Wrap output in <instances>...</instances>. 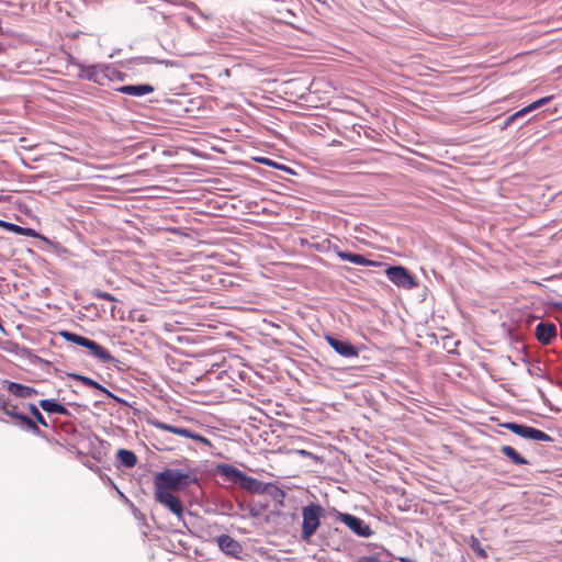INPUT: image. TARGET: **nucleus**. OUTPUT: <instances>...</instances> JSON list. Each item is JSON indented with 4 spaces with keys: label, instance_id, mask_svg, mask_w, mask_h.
<instances>
[{
    "label": "nucleus",
    "instance_id": "f257e3e1",
    "mask_svg": "<svg viewBox=\"0 0 562 562\" xmlns=\"http://www.w3.org/2000/svg\"><path fill=\"white\" fill-rule=\"evenodd\" d=\"M192 484H200L196 472L191 469H165L154 479L155 490L184 491Z\"/></svg>",
    "mask_w": 562,
    "mask_h": 562
},
{
    "label": "nucleus",
    "instance_id": "f03ea898",
    "mask_svg": "<svg viewBox=\"0 0 562 562\" xmlns=\"http://www.w3.org/2000/svg\"><path fill=\"white\" fill-rule=\"evenodd\" d=\"M216 471L226 481L238 485L243 490H246L254 494H263V482L246 474L245 472H243L241 470L232 464L220 463L216 465Z\"/></svg>",
    "mask_w": 562,
    "mask_h": 562
},
{
    "label": "nucleus",
    "instance_id": "7ed1b4c3",
    "mask_svg": "<svg viewBox=\"0 0 562 562\" xmlns=\"http://www.w3.org/2000/svg\"><path fill=\"white\" fill-rule=\"evenodd\" d=\"M302 529L300 538L305 543H311L313 536L322 525L325 518V509L318 503H308L302 507Z\"/></svg>",
    "mask_w": 562,
    "mask_h": 562
},
{
    "label": "nucleus",
    "instance_id": "20e7f679",
    "mask_svg": "<svg viewBox=\"0 0 562 562\" xmlns=\"http://www.w3.org/2000/svg\"><path fill=\"white\" fill-rule=\"evenodd\" d=\"M501 426L524 439H529L538 442L554 441V439L547 432L526 424H520L516 422H505L502 423Z\"/></svg>",
    "mask_w": 562,
    "mask_h": 562
},
{
    "label": "nucleus",
    "instance_id": "39448f33",
    "mask_svg": "<svg viewBox=\"0 0 562 562\" xmlns=\"http://www.w3.org/2000/svg\"><path fill=\"white\" fill-rule=\"evenodd\" d=\"M155 501L170 510L178 519L179 522L182 524L183 527L188 528V525L184 520V506L179 496L172 494V492L155 490Z\"/></svg>",
    "mask_w": 562,
    "mask_h": 562
},
{
    "label": "nucleus",
    "instance_id": "423d86ee",
    "mask_svg": "<svg viewBox=\"0 0 562 562\" xmlns=\"http://www.w3.org/2000/svg\"><path fill=\"white\" fill-rule=\"evenodd\" d=\"M324 339L340 357L345 359H356L359 357V348L348 338L337 334H325Z\"/></svg>",
    "mask_w": 562,
    "mask_h": 562
},
{
    "label": "nucleus",
    "instance_id": "0eeeda50",
    "mask_svg": "<svg viewBox=\"0 0 562 562\" xmlns=\"http://www.w3.org/2000/svg\"><path fill=\"white\" fill-rule=\"evenodd\" d=\"M385 276L398 288L411 290L418 285L409 270L401 265L389 266L385 269Z\"/></svg>",
    "mask_w": 562,
    "mask_h": 562
},
{
    "label": "nucleus",
    "instance_id": "6e6552de",
    "mask_svg": "<svg viewBox=\"0 0 562 562\" xmlns=\"http://www.w3.org/2000/svg\"><path fill=\"white\" fill-rule=\"evenodd\" d=\"M336 514L337 519L347 526L356 536L369 538L373 533L371 527L360 517L337 510Z\"/></svg>",
    "mask_w": 562,
    "mask_h": 562
},
{
    "label": "nucleus",
    "instance_id": "1a4fd4ad",
    "mask_svg": "<svg viewBox=\"0 0 562 562\" xmlns=\"http://www.w3.org/2000/svg\"><path fill=\"white\" fill-rule=\"evenodd\" d=\"M149 424L153 427H155L156 429H160L162 431H168V432H171V434L184 437V438H190L192 440L210 445V441L207 438H205L204 436H202L199 432H195L189 428L170 425V424L164 423L158 419L149 420Z\"/></svg>",
    "mask_w": 562,
    "mask_h": 562
},
{
    "label": "nucleus",
    "instance_id": "9d476101",
    "mask_svg": "<svg viewBox=\"0 0 562 562\" xmlns=\"http://www.w3.org/2000/svg\"><path fill=\"white\" fill-rule=\"evenodd\" d=\"M148 64H161V65H166V66H170V67L177 66V63L173 60L159 59L157 57H150V56H138V57H133V58H128V59L119 61V65L122 68L133 71V72H136L138 67L148 65Z\"/></svg>",
    "mask_w": 562,
    "mask_h": 562
},
{
    "label": "nucleus",
    "instance_id": "9b49d317",
    "mask_svg": "<svg viewBox=\"0 0 562 562\" xmlns=\"http://www.w3.org/2000/svg\"><path fill=\"white\" fill-rule=\"evenodd\" d=\"M558 336V328L551 322L541 321L535 326V337L542 346L551 345Z\"/></svg>",
    "mask_w": 562,
    "mask_h": 562
},
{
    "label": "nucleus",
    "instance_id": "f8f14e48",
    "mask_svg": "<svg viewBox=\"0 0 562 562\" xmlns=\"http://www.w3.org/2000/svg\"><path fill=\"white\" fill-rule=\"evenodd\" d=\"M104 65H81L77 75L78 79L92 81L100 86L104 85Z\"/></svg>",
    "mask_w": 562,
    "mask_h": 562
},
{
    "label": "nucleus",
    "instance_id": "ddd939ff",
    "mask_svg": "<svg viewBox=\"0 0 562 562\" xmlns=\"http://www.w3.org/2000/svg\"><path fill=\"white\" fill-rule=\"evenodd\" d=\"M333 250L344 261H348L358 266L375 267L382 266L381 262L367 258L361 254L351 252L348 250H341L338 246H334Z\"/></svg>",
    "mask_w": 562,
    "mask_h": 562
},
{
    "label": "nucleus",
    "instance_id": "4468645a",
    "mask_svg": "<svg viewBox=\"0 0 562 562\" xmlns=\"http://www.w3.org/2000/svg\"><path fill=\"white\" fill-rule=\"evenodd\" d=\"M86 349L87 355L89 357L98 360L101 363L114 364L119 362V360L115 357H113L106 348H104L103 346H101L100 344L92 339L90 340Z\"/></svg>",
    "mask_w": 562,
    "mask_h": 562
},
{
    "label": "nucleus",
    "instance_id": "2eb2a0df",
    "mask_svg": "<svg viewBox=\"0 0 562 562\" xmlns=\"http://www.w3.org/2000/svg\"><path fill=\"white\" fill-rule=\"evenodd\" d=\"M217 546L226 555L239 559L243 553L241 544L229 535H221L217 537Z\"/></svg>",
    "mask_w": 562,
    "mask_h": 562
},
{
    "label": "nucleus",
    "instance_id": "dca6fc26",
    "mask_svg": "<svg viewBox=\"0 0 562 562\" xmlns=\"http://www.w3.org/2000/svg\"><path fill=\"white\" fill-rule=\"evenodd\" d=\"M3 387L12 395L19 398H29L38 394V391L33 386L24 385L18 382L3 380Z\"/></svg>",
    "mask_w": 562,
    "mask_h": 562
},
{
    "label": "nucleus",
    "instance_id": "f3484780",
    "mask_svg": "<svg viewBox=\"0 0 562 562\" xmlns=\"http://www.w3.org/2000/svg\"><path fill=\"white\" fill-rule=\"evenodd\" d=\"M116 92L132 97H144L153 93L155 87L150 83L124 85L114 89Z\"/></svg>",
    "mask_w": 562,
    "mask_h": 562
},
{
    "label": "nucleus",
    "instance_id": "a211bd4d",
    "mask_svg": "<svg viewBox=\"0 0 562 562\" xmlns=\"http://www.w3.org/2000/svg\"><path fill=\"white\" fill-rule=\"evenodd\" d=\"M14 419V425L21 428L22 430L45 438V434L40 429L36 423L25 413L20 412L18 415H15Z\"/></svg>",
    "mask_w": 562,
    "mask_h": 562
},
{
    "label": "nucleus",
    "instance_id": "6ab92c4d",
    "mask_svg": "<svg viewBox=\"0 0 562 562\" xmlns=\"http://www.w3.org/2000/svg\"><path fill=\"white\" fill-rule=\"evenodd\" d=\"M38 406L49 415L57 414L63 416H70V412L67 409V407L55 398L41 400L38 402Z\"/></svg>",
    "mask_w": 562,
    "mask_h": 562
},
{
    "label": "nucleus",
    "instance_id": "aec40b11",
    "mask_svg": "<svg viewBox=\"0 0 562 562\" xmlns=\"http://www.w3.org/2000/svg\"><path fill=\"white\" fill-rule=\"evenodd\" d=\"M499 450L515 465H528L530 463L512 446L504 445Z\"/></svg>",
    "mask_w": 562,
    "mask_h": 562
},
{
    "label": "nucleus",
    "instance_id": "412c9836",
    "mask_svg": "<svg viewBox=\"0 0 562 562\" xmlns=\"http://www.w3.org/2000/svg\"><path fill=\"white\" fill-rule=\"evenodd\" d=\"M116 460L122 467L126 469H132L137 463L136 454L128 449H119L116 452Z\"/></svg>",
    "mask_w": 562,
    "mask_h": 562
},
{
    "label": "nucleus",
    "instance_id": "4be33fe9",
    "mask_svg": "<svg viewBox=\"0 0 562 562\" xmlns=\"http://www.w3.org/2000/svg\"><path fill=\"white\" fill-rule=\"evenodd\" d=\"M59 336L67 342L75 344L82 348H87L88 344L91 340L88 337H85L82 335H79V334H77L75 331H70V330H60Z\"/></svg>",
    "mask_w": 562,
    "mask_h": 562
},
{
    "label": "nucleus",
    "instance_id": "5701e85b",
    "mask_svg": "<svg viewBox=\"0 0 562 562\" xmlns=\"http://www.w3.org/2000/svg\"><path fill=\"white\" fill-rule=\"evenodd\" d=\"M68 376L72 380L81 382L85 386L94 389L103 394H106V392H108L106 387H104L99 382H97L95 380H93L89 376H86V375H82L79 373H69Z\"/></svg>",
    "mask_w": 562,
    "mask_h": 562
},
{
    "label": "nucleus",
    "instance_id": "b1692460",
    "mask_svg": "<svg viewBox=\"0 0 562 562\" xmlns=\"http://www.w3.org/2000/svg\"><path fill=\"white\" fill-rule=\"evenodd\" d=\"M0 226L4 227L9 232H12V233H15L19 235H23V236H27V237H36L37 236L36 231L31 227H22L14 223L5 222L2 220H0Z\"/></svg>",
    "mask_w": 562,
    "mask_h": 562
},
{
    "label": "nucleus",
    "instance_id": "393cba45",
    "mask_svg": "<svg viewBox=\"0 0 562 562\" xmlns=\"http://www.w3.org/2000/svg\"><path fill=\"white\" fill-rule=\"evenodd\" d=\"M263 494L269 495L273 501L278 502L279 504H282L285 497L284 491L272 482L265 483Z\"/></svg>",
    "mask_w": 562,
    "mask_h": 562
},
{
    "label": "nucleus",
    "instance_id": "a878e982",
    "mask_svg": "<svg viewBox=\"0 0 562 562\" xmlns=\"http://www.w3.org/2000/svg\"><path fill=\"white\" fill-rule=\"evenodd\" d=\"M256 161L261 164V165H265V166H268V167H272L274 169H279V170H282L289 175H296V172L289 166L286 165H283V164H280L278 161H274L268 157H259V158H256Z\"/></svg>",
    "mask_w": 562,
    "mask_h": 562
},
{
    "label": "nucleus",
    "instance_id": "bb28decb",
    "mask_svg": "<svg viewBox=\"0 0 562 562\" xmlns=\"http://www.w3.org/2000/svg\"><path fill=\"white\" fill-rule=\"evenodd\" d=\"M104 81H124L127 75L110 65H104Z\"/></svg>",
    "mask_w": 562,
    "mask_h": 562
},
{
    "label": "nucleus",
    "instance_id": "cd10ccee",
    "mask_svg": "<svg viewBox=\"0 0 562 562\" xmlns=\"http://www.w3.org/2000/svg\"><path fill=\"white\" fill-rule=\"evenodd\" d=\"M27 409L32 416L31 418L36 423V425H41L46 428L49 426L46 418L43 416V414L38 409V406H36L33 403H29Z\"/></svg>",
    "mask_w": 562,
    "mask_h": 562
},
{
    "label": "nucleus",
    "instance_id": "c85d7f7f",
    "mask_svg": "<svg viewBox=\"0 0 562 562\" xmlns=\"http://www.w3.org/2000/svg\"><path fill=\"white\" fill-rule=\"evenodd\" d=\"M528 114H530V111H529L528 106L526 105L522 109H520L517 112H515L512 115H509V120L515 121L516 123L519 122V126L521 127L522 125L528 123L531 119L536 117V115H533V116L525 120V117Z\"/></svg>",
    "mask_w": 562,
    "mask_h": 562
},
{
    "label": "nucleus",
    "instance_id": "c756f323",
    "mask_svg": "<svg viewBox=\"0 0 562 562\" xmlns=\"http://www.w3.org/2000/svg\"><path fill=\"white\" fill-rule=\"evenodd\" d=\"M2 349L8 351V352H12V353H16V355L30 353V349L29 348L22 347L19 344L13 342V341H9V340L4 342V345L2 346Z\"/></svg>",
    "mask_w": 562,
    "mask_h": 562
},
{
    "label": "nucleus",
    "instance_id": "7c9ffc66",
    "mask_svg": "<svg viewBox=\"0 0 562 562\" xmlns=\"http://www.w3.org/2000/svg\"><path fill=\"white\" fill-rule=\"evenodd\" d=\"M469 546L477 554L479 558L485 559L487 557L486 551L482 548L476 537L471 536Z\"/></svg>",
    "mask_w": 562,
    "mask_h": 562
},
{
    "label": "nucleus",
    "instance_id": "2f4dec72",
    "mask_svg": "<svg viewBox=\"0 0 562 562\" xmlns=\"http://www.w3.org/2000/svg\"><path fill=\"white\" fill-rule=\"evenodd\" d=\"M552 99H553V95H547V97L540 98V99L529 103L527 106H528L530 113H532V112L539 110L540 108H542L543 105H546L547 103H549Z\"/></svg>",
    "mask_w": 562,
    "mask_h": 562
},
{
    "label": "nucleus",
    "instance_id": "473e14b6",
    "mask_svg": "<svg viewBox=\"0 0 562 562\" xmlns=\"http://www.w3.org/2000/svg\"><path fill=\"white\" fill-rule=\"evenodd\" d=\"M91 295L97 299L105 300L109 302H117V299L114 295H112L109 292L101 291L99 289L92 290Z\"/></svg>",
    "mask_w": 562,
    "mask_h": 562
},
{
    "label": "nucleus",
    "instance_id": "72a5a7b5",
    "mask_svg": "<svg viewBox=\"0 0 562 562\" xmlns=\"http://www.w3.org/2000/svg\"><path fill=\"white\" fill-rule=\"evenodd\" d=\"M3 414L11 417V418H15V415H18L20 412L18 411V405L15 404H12L10 402V400L8 401V403L5 404L4 406V409H2Z\"/></svg>",
    "mask_w": 562,
    "mask_h": 562
},
{
    "label": "nucleus",
    "instance_id": "f704fd0d",
    "mask_svg": "<svg viewBox=\"0 0 562 562\" xmlns=\"http://www.w3.org/2000/svg\"><path fill=\"white\" fill-rule=\"evenodd\" d=\"M265 508H266V505H262V504L252 505L249 507V516L252 518H258Z\"/></svg>",
    "mask_w": 562,
    "mask_h": 562
},
{
    "label": "nucleus",
    "instance_id": "c9c22d12",
    "mask_svg": "<svg viewBox=\"0 0 562 562\" xmlns=\"http://www.w3.org/2000/svg\"><path fill=\"white\" fill-rule=\"evenodd\" d=\"M358 562H387L383 561L379 553H374L371 555H362L358 559Z\"/></svg>",
    "mask_w": 562,
    "mask_h": 562
},
{
    "label": "nucleus",
    "instance_id": "e433bc0d",
    "mask_svg": "<svg viewBox=\"0 0 562 562\" xmlns=\"http://www.w3.org/2000/svg\"><path fill=\"white\" fill-rule=\"evenodd\" d=\"M105 395H106L108 397L112 398L113 401H115L116 403H119V404L123 405V406L131 407V404H130L126 400H124V398H122V397H120V396L115 395V394H114V393H112L110 390H108V392H106V394H105Z\"/></svg>",
    "mask_w": 562,
    "mask_h": 562
},
{
    "label": "nucleus",
    "instance_id": "4c0bfd02",
    "mask_svg": "<svg viewBox=\"0 0 562 562\" xmlns=\"http://www.w3.org/2000/svg\"><path fill=\"white\" fill-rule=\"evenodd\" d=\"M66 61L68 65H71V66H75L77 67L78 69L80 68V66L82 65V63H80L76 57H74L71 54L67 53V57H66Z\"/></svg>",
    "mask_w": 562,
    "mask_h": 562
},
{
    "label": "nucleus",
    "instance_id": "58836bf2",
    "mask_svg": "<svg viewBox=\"0 0 562 562\" xmlns=\"http://www.w3.org/2000/svg\"><path fill=\"white\" fill-rule=\"evenodd\" d=\"M9 398L4 394H0V411L4 409L5 404L8 403Z\"/></svg>",
    "mask_w": 562,
    "mask_h": 562
},
{
    "label": "nucleus",
    "instance_id": "ea45409f",
    "mask_svg": "<svg viewBox=\"0 0 562 562\" xmlns=\"http://www.w3.org/2000/svg\"><path fill=\"white\" fill-rule=\"evenodd\" d=\"M514 123H516V122H515V121L509 120V116H507V117L504 120V122H503V124H502L501 128H502V130H505V128H507L508 126H510V125H512V124H514Z\"/></svg>",
    "mask_w": 562,
    "mask_h": 562
},
{
    "label": "nucleus",
    "instance_id": "a19ab883",
    "mask_svg": "<svg viewBox=\"0 0 562 562\" xmlns=\"http://www.w3.org/2000/svg\"><path fill=\"white\" fill-rule=\"evenodd\" d=\"M550 305L554 308V310H559V311H562V302H551Z\"/></svg>",
    "mask_w": 562,
    "mask_h": 562
},
{
    "label": "nucleus",
    "instance_id": "79ce46f5",
    "mask_svg": "<svg viewBox=\"0 0 562 562\" xmlns=\"http://www.w3.org/2000/svg\"><path fill=\"white\" fill-rule=\"evenodd\" d=\"M541 378L546 379L549 383H553V379L548 374H541Z\"/></svg>",
    "mask_w": 562,
    "mask_h": 562
},
{
    "label": "nucleus",
    "instance_id": "37998d69",
    "mask_svg": "<svg viewBox=\"0 0 562 562\" xmlns=\"http://www.w3.org/2000/svg\"><path fill=\"white\" fill-rule=\"evenodd\" d=\"M400 560H401L402 562H416V561H414V560H412V559H409V558H401Z\"/></svg>",
    "mask_w": 562,
    "mask_h": 562
},
{
    "label": "nucleus",
    "instance_id": "c03bdc74",
    "mask_svg": "<svg viewBox=\"0 0 562 562\" xmlns=\"http://www.w3.org/2000/svg\"><path fill=\"white\" fill-rule=\"evenodd\" d=\"M187 21H188V23H189L190 25L194 26V23H193V20H192V18H191V16H188V18H187Z\"/></svg>",
    "mask_w": 562,
    "mask_h": 562
},
{
    "label": "nucleus",
    "instance_id": "a18cd8bd",
    "mask_svg": "<svg viewBox=\"0 0 562 562\" xmlns=\"http://www.w3.org/2000/svg\"><path fill=\"white\" fill-rule=\"evenodd\" d=\"M106 481H108L111 485H113V486L115 487V484L113 483V481L111 480V477L106 476Z\"/></svg>",
    "mask_w": 562,
    "mask_h": 562
},
{
    "label": "nucleus",
    "instance_id": "49530a36",
    "mask_svg": "<svg viewBox=\"0 0 562 562\" xmlns=\"http://www.w3.org/2000/svg\"><path fill=\"white\" fill-rule=\"evenodd\" d=\"M4 52V46L3 44L0 42V54H2Z\"/></svg>",
    "mask_w": 562,
    "mask_h": 562
},
{
    "label": "nucleus",
    "instance_id": "de8ad7c7",
    "mask_svg": "<svg viewBox=\"0 0 562 562\" xmlns=\"http://www.w3.org/2000/svg\"><path fill=\"white\" fill-rule=\"evenodd\" d=\"M121 52V49H115L111 55L110 57H113L115 54H119Z\"/></svg>",
    "mask_w": 562,
    "mask_h": 562
},
{
    "label": "nucleus",
    "instance_id": "09e8293b",
    "mask_svg": "<svg viewBox=\"0 0 562 562\" xmlns=\"http://www.w3.org/2000/svg\"><path fill=\"white\" fill-rule=\"evenodd\" d=\"M121 497H123L126 502H130L128 498L124 495V493L120 492Z\"/></svg>",
    "mask_w": 562,
    "mask_h": 562
},
{
    "label": "nucleus",
    "instance_id": "8fccbe9b",
    "mask_svg": "<svg viewBox=\"0 0 562 562\" xmlns=\"http://www.w3.org/2000/svg\"><path fill=\"white\" fill-rule=\"evenodd\" d=\"M286 13L291 16H295V14L291 10H286Z\"/></svg>",
    "mask_w": 562,
    "mask_h": 562
},
{
    "label": "nucleus",
    "instance_id": "3c124183",
    "mask_svg": "<svg viewBox=\"0 0 562 562\" xmlns=\"http://www.w3.org/2000/svg\"><path fill=\"white\" fill-rule=\"evenodd\" d=\"M114 311H115V306H112L111 307V313L114 314Z\"/></svg>",
    "mask_w": 562,
    "mask_h": 562
},
{
    "label": "nucleus",
    "instance_id": "603ef678",
    "mask_svg": "<svg viewBox=\"0 0 562 562\" xmlns=\"http://www.w3.org/2000/svg\"><path fill=\"white\" fill-rule=\"evenodd\" d=\"M1 423H7V420L3 417H0Z\"/></svg>",
    "mask_w": 562,
    "mask_h": 562
},
{
    "label": "nucleus",
    "instance_id": "864d4df0",
    "mask_svg": "<svg viewBox=\"0 0 562 562\" xmlns=\"http://www.w3.org/2000/svg\"><path fill=\"white\" fill-rule=\"evenodd\" d=\"M561 339H562V333H561Z\"/></svg>",
    "mask_w": 562,
    "mask_h": 562
}]
</instances>
